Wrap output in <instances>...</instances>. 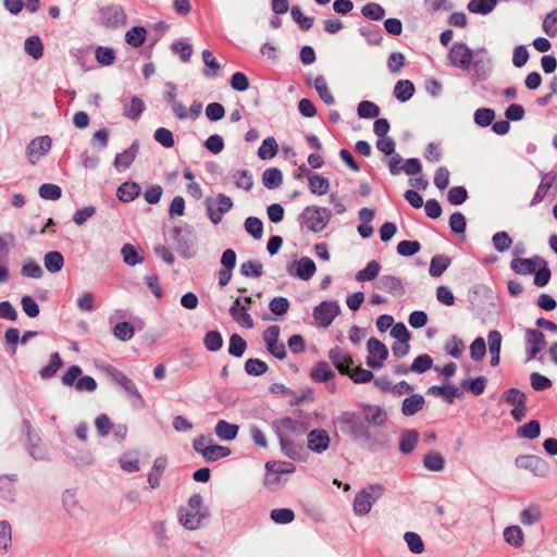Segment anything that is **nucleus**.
I'll use <instances>...</instances> for the list:
<instances>
[{
  "label": "nucleus",
  "mask_w": 557,
  "mask_h": 557,
  "mask_svg": "<svg viewBox=\"0 0 557 557\" xmlns=\"http://www.w3.org/2000/svg\"><path fill=\"white\" fill-rule=\"evenodd\" d=\"M336 421L344 434L370 450L380 451L387 448V440H379L372 436L369 426L366 425L359 414L346 411L343 412Z\"/></svg>",
  "instance_id": "nucleus-1"
},
{
  "label": "nucleus",
  "mask_w": 557,
  "mask_h": 557,
  "mask_svg": "<svg viewBox=\"0 0 557 557\" xmlns=\"http://www.w3.org/2000/svg\"><path fill=\"white\" fill-rule=\"evenodd\" d=\"M332 218L330 209L319 206L306 207L298 216L299 225L312 233L322 232Z\"/></svg>",
  "instance_id": "nucleus-2"
},
{
  "label": "nucleus",
  "mask_w": 557,
  "mask_h": 557,
  "mask_svg": "<svg viewBox=\"0 0 557 557\" xmlns=\"http://www.w3.org/2000/svg\"><path fill=\"white\" fill-rule=\"evenodd\" d=\"M171 237L175 243L176 251L183 258L189 259L195 256L196 235L190 226H174L171 232Z\"/></svg>",
  "instance_id": "nucleus-3"
},
{
  "label": "nucleus",
  "mask_w": 557,
  "mask_h": 557,
  "mask_svg": "<svg viewBox=\"0 0 557 557\" xmlns=\"http://www.w3.org/2000/svg\"><path fill=\"white\" fill-rule=\"evenodd\" d=\"M384 486L381 484H370L358 492L354 499V512L358 516H364L370 512L374 503L383 495Z\"/></svg>",
  "instance_id": "nucleus-4"
},
{
  "label": "nucleus",
  "mask_w": 557,
  "mask_h": 557,
  "mask_svg": "<svg viewBox=\"0 0 557 557\" xmlns=\"http://www.w3.org/2000/svg\"><path fill=\"white\" fill-rule=\"evenodd\" d=\"M99 23L111 29H117L126 24V13L121 4L112 3L99 8Z\"/></svg>",
  "instance_id": "nucleus-5"
},
{
  "label": "nucleus",
  "mask_w": 557,
  "mask_h": 557,
  "mask_svg": "<svg viewBox=\"0 0 557 557\" xmlns=\"http://www.w3.org/2000/svg\"><path fill=\"white\" fill-rule=\"evenodd\" d=\"M449 65L469 72L472 65L473 51L465 42H455L447 54Z\"/></svg>",
  "instance_id": "nucleus-6"
},
{
  "label": "nucleus",
  "mask_w": 557,
  "mask_h": 557,
  "mask_svg": "<svg viewBox=\"0 0 557 557\" xmlns=\"http://www.w3.org/2000/svg\"><path fill=\"white\" fill-rule=\"evenodd\" d=\"M341 313V307L335 300H324L313 309V319L318 326L327 327Z\"/></svg>",
  "instance_id": "nucleus-7"
},
{
  "label": "nucleus",
  "mask_w": 557,
  "mask_h": 557,
  "mask_svg": "<svg viewBox=\"0 0 557 557\" xmlns=\"http://www.w3.org/2000/svg\"><path fill=\"white\" fill-rule=\"evenodd\" d=\"M515 463L518 468L529 470L533 475L539 478H546L550 471L548 462L535 455L518 456Z\"/></svg>",
  "instance_id": "nucleus-8"
},
{
  "label": "nucleus",
  "mask_w": 557,
  "mask_h": 557,
  "mask_svg": "<svg viewBox=\"0 0 557 557\" xmlns=\"http://www.w3.org/2000/svg\"><path fill=\"white\" fill-rule=\"evenodd\" d=\"M272 429L276 435L285 434L284 431L294 435H302L309 431V423L305 420L287 416L278 420H274L272 422Z\"/></svg>",
  "instance_id": "nucleus-9"
},
{
  "label": "nucleus",
  "mask_w": 557,
  "mask_h": 557,
  "mask_svg": "<svg viewBox=\"0 0 557 557\" xmlns=\"http://www.w3.org/2000/svg\"><path fill=\"white\" fill-rule=\"evenodd\" d=\"M307 447L314 454H323L331 444V437L326 430L314 429L307 432Z\"/></svg>",
  "instance_id": "nucleus-10"
},
{
  "label": "nucleus",
  "mask_w": 557,
  "mask_h": 557,
  "mask_svg": "<svg viewBox=\"0 0 557 557\" xmlns=\"http://www.w3.org/2000/svg\"><path fill=\"white\" fill-rule=\"evenodd\" d=\"M525 344L528 360L536 358L537 354L542 351L547 342L543 332L537 329L525 330Z\"/></svg>",
  "instance_id": "nucleus-11"
},
{
  "label": "nucleus",
  "mask_w": 557,
  "mask_h": 557,
  "mask_svg": "<svg viewBox=\"0 0 557 557\" xmlns=\"http://www.w3.org/2000/svg\"><path fill=\"white\" fill-rule=\"evenodd\" d=\"M216 202H218V207L214 209L210 199H207V201H206L207 213H208L210 221L213 224H219L222 221L223 215L225 213H227L233 208L232 199L224 194H219L216 196Z\"/></svg>",
  "instance_id": "nucleus-12"
},
{
  "label": "nucleus",
  "mask_w": 557,
  "mask_h": 557,
  "mask_svg": "<svg viewBox=\"0 0 557 557\" xmlns=\"http://www.w3.org/2000/svg\"><path fill=\"white\" fill-rule=\"evenodd\" d=\"M52 140L49 136H39L34 138L26 147V156L32 164L49 152Z\"/></svg>",
  "instance_id": "nucleus-13"
},
{
  "label": "nucleus",
  "mask_w": 557,
  "mask_h": 557,
  "mask_svg": "<svg viewBox=\"0 0 557 557\" xmlns=\"http://www.w3.org/2000/svg\"><path fill=\"white\" fill-rule=\"evenodd\" d=\"M315 271V263L309 257H301L299 260L287 267L289 275L302 281H309L314 275Z\"/></svg>",
  "instance_id": "nucleus-14"
},
{
  "label": "nucleus",
  "mask_w": 557,
  "mask_h": 557,
  "mask_svg": "<svg viewBox=\"0 0 557 557\" xmlns=\"http://www.w3.org/2000/svg\"><path fill=\"white\" fill-rule=\"evenodd\" d=\"M209 516L208 509L190 510L189 508H181L178 510L180 522L188 530H197Z\"/></svg>",
  "instance_id": "nucleus-15"
},
{
  "label": "nucleus",
  "mask_w": 557,
  "mask_h": 557,
  "mask_svg": "<svg viewBox=\"0 0 557 557\" xmlns=\"http://www.w3.org/2000/svg\"><path fill=\"white\" fill-rule=\"evenodd\" d=\"M281 446L282 453L289 459L304 461L306 459V451L301 444L295 443L285 434L276 435Z\"/></svg>",
  "instance_id": "nucleus-16"
},
{
  "label": "nucleus",
  "mask_w": 557,
  "mask_h": 557,
  "mask_svg": "<svg viewBox=\"0 0 557 557\" xmlns=\"http://www.w3.org/2000/svg\"><path fill=\"white\" fill-rule=\"evenodd\" d=\"M62 505L67 516L72 519L78 520L85 515L84 508L77 500L75 490H65L63 492Z\"/></svg>",
  "instance_id": "nucleus-17"
},
{
  "label": "nucleus",
  "mask_w": 557,
  "mask_h": 557,
  "mask_svg": "<svg viewBox=\"0 0 557 557\" xmlns=\"http://www.w3.org/2000/svg\"><path fill=\"white\" fill-rule=\"evenodd\" d=\"M110 375L113 381L119 384L123 391L132 398L136 399L139 403H144V398L141 394L138 392L135 383L126 376L122 371L117 369H112L110 371Z\"/></svg>",
  "instance_id": "nucleus-18"
},
{
  "label": "nucleus",
  "mask_w": 557,
  "mask_h": 557,
  "mask_svg": "<svg viewBox=\"0 0 557 557\" xmlns=\"http://www.w3.org/2000/svg\"><path fill=\"white\" fill-rule=\"evenodd\" d=\"M540 261H543V258L540 256H534L532 258H515L510 262V269L520 275H529L533 274Z\"/></svg>",
  "instance_id": "nucleus-19"
},
{
  "label": "nucleus",
  "mask_w": 557,
  "mask_h": 557,
  "mask_svg": "<svg viewBox=\"0 0 557 557\" xmlns=\"http://www.w3.org/2000/svg\"><path fill=\"white\" fill-rule=\"evenodd\" d=\"M139 151V141L134 140L128 149L124 150L121 153H117L114 158V168L119 172H123L127 170L134 160L136 159Z\"/></svg>",
  "instance_id": "nucleus-20"
},
{
  "label": "nucleus",
  "mask_w": 557,
  "mask_h": 557,
  "mask_svg": "<svg viewBox=\"0 0 557 557\" xmlns=\"http://www.w3.org/2000/svg\"><path fill=\"white\" fill-rule=\"evenodd\" d=\"M231 317L247 329L253 327V320L248 313V306L242 304V297H237L230 308Z\"/></svg>",
  "instance_id": "nucleus-21"
},
{
  "label": "nucleus",
  "mask_w": 557,
  "mask_h": 557,
  "mask_svg": "<svg viewBox=\"0 0 557 557\" xmlns=\"http://www.w3.org/2000/svg\"><path fill=\"white\" fill-rule=\"evenodd\" d=\"M329 358L336 369L347 375L352 366V358L339 347H334L329 352Z\"/></svg>",
  "instance_id": "nucleus-22"
},
{
  "label": "nucleus",
  "mask_w": 557,
  "mask_h": 557,
  "mask_svg": "<svg viewBox=\"0 0 557 557\" xmlns=\"http://www.w3.org/2000/svg\"><path fill=\"white\" fill-rule=\"evenodd\" d=\"M17 481L16 474L0 475V498L7 503L13 504L16 499L15 482Z\"/></svg>",
  "instance_id": "nucleus-23"
},
{
  "label": "nucleus",
  "mask_w": 557,
  "mask_h": 557,
  "mask_svg": "<svg viewBox=\"0 0 557 557\" xmlns=\"http://www.w3.org/2000/svg\"><path fill=\"white\" fill-rule=\"evenodd\" d=\"M556 183H557V175L554 174L553 172L542 174L541 183L537 186V189H536L533 198L530 201V206L534 207V206H537L539 203H541L544 200L546 193Z\"/></svg>",
  "instance_id": "nucleus-24"
},
{
  "label": "nucleus",
  "mask_w": 557,
  "mask_h": 557,
  "mask_svg": "<svg viewBox=\"0 0 557 557\" xmlns=\"http://www.w3.org/2000/svg\"><path fill=\"white\" fill-rule=\"evenodd\" d=\"M379 288L394 297H401L406 293L405 286L400 278L394 275H382L379 280Z\"/></svg>",
  "instance_id": "nucleus-25"
},
{
  "label": "nucleus",
  "mask_w": 557,
  "mask_h": 557,
  "mask_svg": "<svg viewBox=\"0 0 557 557\" xmlns=\"http://www.w3.org/2000/svg\"><path fill=\"white\" fill-rule=\"evenodd\" d=\"M26 448L28 454L36 460L49 458L47 448L42 445L41 438L36 433L26 437Z\"/></svg>",
  "instance_id": "nucleus-26"
},
{
  "label": "nucleus",
  "mask_w": 557,
  "mask_h": 557,
  "mask_svg": "<svg viewBox=\"0 0 557 557\" xmlns=\"http://www.w3.org/2000/svg\"><path fill=\"white\" fill-rule=\"evenodd\" d=\"M146 106L141 98L133 96L128 102L123 101V115L132 121H137Z\"/></svg>",
  "instance_id": "nucleus-27"
},
{
  "label": "nucleus",
  "mask_w": 557,
  "mask_h": 557,
  "mask_svg": "<svg viewBox=\"0 0 557 557\" xmlns=\"http://www.w3.org/2000/svg\"><path fill=\"white\" fill-rule=\"evenodd\" d=\"M362 420H366L370 424L382 426L387 421V414L380 406L366 405Z\"/></svg>",
  "instance_id": "nucleus-28"
},
{
  "label": "nucleus",
  "mask_w": 557,
  "mask_h": 557,
  "mask_svg": "<svg viewBox=\"0 0 557 557\" xmlns=\"http://www.w3.org/2000/svg\"><path fill=\"white\" fill-rule=\"evenodd\" d=\"M419 441V432L417 430H404L399 438V451L404 455L411 454Z\"/></svg>",
  "instance_id": "nucleus-29"
},
{
  "label": "nucleus",
  "mask_w": 557,
  "mask_h": 557,
  "mask_svg": "<svg viewBox=\"0 0 557 557\" xmlns=\"http://www.w3.org/2000/svg\"><path fill=\"white\" fill-rule=\"evenodd\" d=\"M425 399L420 394H412L403 400L401 412L406 417H411L422 410Z\"/></svg>",
  "instance_id": "nucleus-30"
},
{
  "label": "nucleus",
  "mask_w": 557,
  "mask_h": 557,
  "mask_svg": "<svg viewBox=\"0 0 557 557\" xmlns=\"http://www.w3.org/2000/svg\"><path fill=\"white\" fill-rule=\"evenodd\" d=\"M471 70L474 72V76L479 81H485L492 72V62L490 58H483L476 55L472 59Z\"/></svg>",
  "instance_id": "nucleus-31"
},
{
  "label": "nucleus",
  "mask_w": 557,
  "mask_h": 557,
  "mask_svg": "<svg viewBox=\"0 0 557 557\" xmlns=\"http://www.w3.org/2000/svg\"><path fill=\"white\" fill-rule=\"evenodd\" d=\"M140 194V186L135 182H125L119 186L116 197L122 202H131Z\"/></svg>",
  "instance_id": "nucleus-32"
},
{
  "label": "nucleus",
  "mask_w": 557,
  "mask_h": 557,
  "mask_svg": "<svg viewBox=\"0 0 557 557\" xmlns=\"http://www.w3.org/2000/svg\"><path fill=\"white\" fill-rule=\"evenodd\" d=\"M426 394L436 397L442 396L448 404H453L455 398L460 395L459 388L455 385H433L428 388Z\"/></svg>",
  "instance_id": "nucleus-33"
},
{
  "label": "nucleus",
  "mask_w": 557,
  "mask_h": 557,
  "mask_svg": "<svg viewBox=\"0 0 557 557\" xmlns=\"http://www.w3.org/2000/svg\"><path fill=\"white\" fill-rule=\"evenodd\" d=\"M239 426L227 422L226 420H219L215 424L214 431L216 436L222 441H233L238 434Z\"/></svg>",
  "instance_id": "nucleus-34"
},
{
  "label": "nucleus",
  "mask_w": 557,
  "mask_h": 557,
  "mask_svg": "<svg viewBox=\"0 0 557 557\" xmlns=\"http://www.w3.org/2000/svg\"><path fill=\"white\" fill-rule=\"evenodd\" d=\"M231 453H232V450L226 446H222V445H218V444H210L207 446L206 449H203L202 458L207 462H214L220 459L228 457L231 455Z\"/></svg>",
  "instance_id": "nucleus-35"
},
{
  "label": "nucleus",
  "mask_w": 557,
  "mask_h": 557,
  "mask_svg": "<svg viewBox=\"0 0 557 557\" xmlns=\"http://www.w3.org/2000/svg\"><path fill=\"white\" fill-rule=\"evenodd\" d=\"M308 186L312 194L322 196L327 194L330 189V182L326 177L314 173L309 175Z\"/></svg>",
  "instance_id": "nucleus-36"
},
{
  "label": "nucleus",
  "mask_w": 557,
  "mask_h": 557,
  "mask_svg": "<svg viewBox=\"0 0 557 557\" xmlns=\"http://www.w3.org/2000/svg\"><path fill=\"white\" fill-rule=\"evenodd\" d=\"M44 265L50 273L60 272L64 265V258L60 251H49L44 257Z\"/></svg>",
  "instance_id": "nucleus-37"
},
{
  "label": "nucleus",
  "mask_w": 557,
  "mask_h": 557,
  "mask_svg": "<svg viewBox=\"0 0 557 557\" xmlns=\"http://www.w3.org/2000/svg\"><path fill=\"white\" fill-rule=\"evenodd\" d=\"M414 94V85L408 79H400L394 87V96L400 102H406L412 98Z\"/></svg>",
  "instance_id": "nucleus-38"
},
{
  "label": "nucleus",
  "mask_w": 557,
  "mask_h": 557,
  "mask_svg": "<svg viewBox=\"0 0 557 557\" xmlns=\"http://www.w3.org/2000/svg\"><path fill=\"white\" fill-rule=\"evenodd\" d=\"M451 259L445 255H436L432 258L429 273L432 277L441 276L450 265Z\"/></svg>",
  "instance_id": "nucleus-39"
},
{
  "label": "nucleus",
  "mask_w": 557,
  "mask_h": 557,
  "mask_svg": "<svg viewBox=\"0 0 557 557\" xmlns=\"http://www.w3.org/2000/svg\"><path fill=\"white\" fill-rule=\"evenodd\" d=\"M283 181V175L280 169L269 168L262 173V184L268 189H276Z\"/></svg>",
  "instance_id": "nucleus-40"
},
{
  "label": "nucleus",
  "mask_w": 557,
  "mask_h": 557,
  "mask_svg": "<svg viewBox=\"0 0 557 557\" xmlns=\"http://www.w3.org/2000/svg\"><path fill=\"white\" fill-rule=\"evenodd\" d=\"M311 379L315 382H327L334 377V372L325 361L318 362L311 370Z\"/></svg>",
  "instance_id": "nucleus-41"
},
{
  "label": "nucleus",
  "mask_w": 557,
  "mask_h": 557,
  "mask_svg": "<svg viewBox=\"0 0 557 557\" xmlns=\"http://www.w3.org/2000/svg\"><path fill=\"white\" fill-rule=\"evenodd\" d=\"M497 3L498 0H471L467 9L474 14L487 15L496 8Z\"/></svg>",
  "instance_id": "nucleus-42"
},
{
  "label": "nucleus",
  "mask_w": 557,
  "mask_h": 557,
  "mask_svg": "<svg viewBox=\"0 0 557 557\" xmlns=\"http://www.w3.org/2000/svg\"><path fill=\"white\" fill-rule=\"evenodd\" d=\"M422 462L425 469L433 472H440L445 467L444 457L440 453L433 450L424 455Z\"/></svg>",
  "instance_id": "nucleus-43"
},
{
  "label": "nucleus",
  "mask_w": 557,
  "mask_h": 557,
  "mask_svg": "<svg viewBox=\"0 0 557 557\" xmlns=\"http://www.w3.org/2000/svg\"><path fill=\"white\" fill-rule=\"evenodd\" d=\"M500 401L506 403L512 407H523V403H527V396L519 388L511 387L502 394Z\"/></svg>",
  "instance_id": "nucleus-44"
},
{
  "label": "nucleus",
  "mask_w": 557,
  "mask_h": 557,
  "mask_svg": "<svg viewBox=\"0 0 557 557\" xmlns=\"http://www.w3.org/2000/svg\"><path fill=\"white\" fill-rule=\"evenodd\" d=\"M25 52L35 60L44 55V45L39 36H30L24 42Z\"/></svg>",
  "instance_id": "nucleus-45"
},
{
  "label": "nucleus",
  "mask_w": 557,
  "mask_h": 557,
  "mask_svg": "<svg viewBox=\"0 0 557 557\" xmlns=\"http://www.w3.org/2000/svg\"><path fill=\"white\" fill-rule=\"evenodd\" d=\"M313 86H314V89L317 90L319 97L325 104L332 106L335 103V99H334L332 92L329 90L326 79L324 78V76H322V75L317 76L314 78Z\"/></svg>",
  "instance_id": "nucleus-46"
},
{
  "label": "nucleus",
  "mask_w": 557,
  "mask_h": 557,
  "mask_svg": "<svg viewBox=\"0 0 557 557\" xmlns=\"http://www.w3.org/2000/svg\"><path fill=\"white\" fill-rule=\"evenodd\" d=\"M380 271L381 264L376 260H371L364 269L356 273L355 278L358 282L372 281L379 275Z\"/></svg>",
  "instance_id": "nucleus-47"
},
{
  "label": "nucleus",
  "mask_w": 557,
  "mask_h": 557,
  "mask_svg": "<svg viewBox=\"0 0 557 557\" xmlns=\"http://www.w3.org/2000/svg\"><path fill=\"white\" fill-rule=\"evenodd\" d=\"M147 30L141 26H134L125 34V41L134 47L139 48L146 40Z\"/></svg>",
  "instance_id": "nucleus-48"
},
{
  "label": "nucleus",
  "mask_w": 557,
  "mask_h": 557,
  "mask_svg": "<svg viewBox=\"0 0 557 557\" xmlns=\"http://www.w3.org/2000/svg\"><path fill=\"white\" fill-rule=\"evenodd\" d=\"M62 364L63 362L59 352L51 354L49 363L39 371L40 377L42 380L53 377Z\"/></svg>",
  "instance_id": "nucleus-49"
},
{
  "label": "nucleus",
  "mask_w": 557,
  "mask_h": 557,
  "mask_svg": "<svg viewBox=\"0 0 557 557\" xmlns=\"http://www.w3.org/2000/svg\"><path fill=\"white\" fill-rule=\"evenodd\" d=\"M202 60L206 65V69L202 72L203 75L206 77H216L219 74L218 72L221 69V65L214 58L213 53L208 49L203 50Z\"/></svg>",
  "instance_id": "nucleus-50"
},
{
  "label": "nucleus",
  "mask_w": 557,
  "mask_h": 557,
  "mask_svg": "<svg viewBox=\"0 0 557 557\" xmlns=\"http://www.w3.org/2000/svg\"><path fill=\"white\" fill-rule=\"evenodd\" d=\"M367 349L370 355L376 357L382 362L388 358L387 347L375 337L368 339Z\"/></svg>",
  "instance_id": "nucleus-51"
},
{
  "label": "nucleus",
  "mask_w": 557,
  "mask_h": 557,
  "mask_svg": "<svg viewBox=\"0 0 557 557\" xmlns=\"http://www.w3.org/2000/svg\"><path fill=\"white\" fill-rule=\"evenodd\" d=\"M278 146L274 137L265 138L258 149V157L261 160H269L276 156Z\"/></svg>",
  "instance_id": "nucleus-52"
},
{
  "label": "nucleus",
  "mask_w": 557,
  "mask_h": 557,
  "mask_svg": "<svg viewBox=\"0 0 557 557\" xmlns=\"http://www.w3.org/2000/svg\"><path fill=\"white\" fill-rule=\"evenodd\" d=\"M232 178L237 188L246 191L251 190L253 186L252 175L247 170H236L232 173Z\"/></svg>",
  "instance_id": "nucleus-53"
},
{
  "label": "nucleus",
  "mask_w": 557,
  "mask_h": 557,
  "mask_svg": "<svg viewBox=\"0 0 557 557\" xmlns=\"http://www.w3.org/2000/svg\"><path fill=\"white\" fill-rule=\"evenodd\" d=\"M12 547V527L9 521H0V552L8 553Z\"/></svg>",
  "instance_id": "nucleus-54"
},
{
  "label": "nucleus",
  "mask_w": 557,
  "mask_h": 557,
  "mask_svg": "<svg viewBox=\"0 0 557 557\" xmlns=\"http://www.w3.org/2000/svg\"><path fill=\"white\" fill-rule=\"evenodd\" d=\"M239 272L245 277L258 278L263 274V265L259 261L248 260L242 263Z\"/></svg>",
  "instance_id": "nucleus-55"
},
{
  "label": "nucleus",
  "mask_w": 557,
  "mask_h": 557,
  "mask_svg": "<svg viewBox=\"0 0 557 557\" xmlns=\"http://www.w3.org/2000/svg\"><path fill=\"white\" fill-rule=\"evenodd\" d=\"M247 348L246 341L238 334L234 333L230 336L228 354L233 357L240 358Z\"/></svg>",
  "instance_id": "nucleus-56"
},
{
  "label": "nucleus",
  "mask_w": 557,
  "mask_h": 557,
  "mask_svg": "<svg viewBox=\"0 0 557 557\" xmlns=\"http://www.w3.org/2000/svg\"><path fill=\"white\" fill-rule=\"evenodd\" d=\"M517 434L523 438L534 440L541 434V424L537 420H531L528 423L519 426Z\"/></svg>",
  "instance_id": "nucleus-57"
},
{
  "label": "nucleus",
  "mask_w": 557,
  "mask_h": 557,
  "mask_svg": "<svg viewBox=\"0 0 557 557\" xmlns=\"http://www.w3.org/2000/svg\"><path fill=\"white\" fill-rule=\"evenodd\" d=\"M121 255L123 261L129 267L140 264L144 261V258L139 256L136 247L132 244H125L121 249Z\"/></svg>",
  "instance_id": "nucleus-58"
},
{
  "label": "nucleus",
  "mask_w": 557,
  "mask_h": 557,
  "mask_svg": "<svg viewBox=\"0 0 557 557\" xmlns=\"http://www.w3.org/2000/svg\"><path fill=\"white\" fill-rule=\"evenodd\" d=\"M504 539L509 545L520 547L523 543L522 529L518 525L507 527L504 530Z\"/></svg>",
  "instance_id": "nucleus-59"
},
{
  "label": "nucleus",
  "mask_w": 557,
  "mask_h": 557,
  "mask_svg": "<svg viewBox=\"0 0 557 557\" xmlns=\"http://www.w3.org/2000/svg\"><path fill=\"white\" fill-rule=\"evenodd\" d=\"M359 32L369 45L379 46L383 40L382 30L379 26L360 27Z\"/></svg>",
  "instance_id": "nucleus-60"
},
{
  "label": "nucleus",
  "mask_w": 557,
  "mask_h": 557,
  "mask_svg": "<svg viewBox=\"0 0 557 557\" xmlns=\"http://www.w3.org/2000/svg\"><path fill=\"white\" fill-rule=\"evenodd\" d=\"M361 14L371 21H381L385 16V10L379 3L369 2L362 7Z\"/></svg>",
  "instance_id": "nucleus-61"
},
{
  "label": "nucleus",
  "mask_w": 557,
  "mask_h": 557,
  "mask_svg": "<svg viewBox=\"0 0 557 557\" xmlns=\"http://www.w3.org/2000/svg\"><path fill=\"white\" fill-rule=\"evenodd\" d=\"M112 333L117 339L127 342L134 336L135 329L129 322H119L113 326Z\"/></svg>",
  "instance_id": "nucleus-62"
},
{
  "label": "nucleus",
  "mask_w": 557,
  "mask_h": 557,
  "mask_svg": "<svg viewBox=\"0 0 557 557\" xmlns=\"http://www.w3.org/2000/svg\"><path fill=\"white\" fill-rule=\"evenodd\" d=\"M205 347L212 352L220 350L223 346V337L219 331H209L203 337Z\"/></svg>",
  "instance_id": "nucleus-63"
},
{
  "label": "nucleus",
  "mask_w": 557,
  "mask_h": 557,
  "mask_svg": "<svg viewBox=\"0 0 557 557\" xmlns=\"http://www.w3.org/2000/svg\"><path fill=\"white\" fill-rule=\"evenodd\" d=\"M492 243L498 252H505L510 249L512 239L507 232L500 231L493 235Z\"/></svg>",
  "instance_id": "nucleus-64"
}]
</instances>
